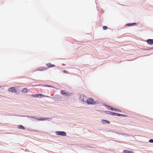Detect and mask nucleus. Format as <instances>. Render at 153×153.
<instances>
[{
  "instance_id": "nucleus-8",
  "label": "nucleus",
  "mask_w": 153,
  "mask_h": 153,
  "mask_svg": "<svg viewBox=\"0 0 153 153\" xmlns=\"http://www.w3.org/2000/svg\"><path fill=\"white\" fill-rule=\"evenodd\" d=\"M146 42L149 45L153 44V39H148L147 40Z\"/></svg>"
},
{
  "instance_id": "nucleus-24",
  "label": "nucleus",
  "mask_w": 153,
  "mask_h": 153,
  "mask_svg": "<svg viewBox=\"0 0 153 153\" xmlns=\"http://www.w3.org/2000/svg\"><path fill=\"white\" fill-rule=\"evenodd\" d=\"M123 117H126V115H123Z\"/></svg>"
},
{
  "instance_id": "nucleus-17",
  "label": "nucleus",
  "mask_w": 153,
  "mask_h": 153,
  "mask_svg": "<svg viewBox=\"0 0 153 153\" xmlns=\"http://www.w3.org/2000/svg\"><path fill=\"white\" fill-rule=\"evenodd\" d=\"M27 89L25 88H23L22 90V91L24 92L25 93L27 92Z\"/></svg>"
},
{
  "instance_id": "nucleus-16",
  "label": "nucleus",
  "mask_w": 153,
  "mask_h": 153,
  "mask_svg": "<svg viewBox=\"0 0 153 153\" xmlns=\"http://www.w3.org/2000/svg\"><path fill=\"white\" fill-rule=\"evenodd\" d=\"M38 95L39 97V96H40V97H45V96L42 94H38ZM45 97H48V96H45Z\"/></svg>"
},
{
  "instance_id": "nucleus-22",
  "label": "nucleus",
  "mask_w": 153,
  "mask_h": 153,
  "mask_svg": "<svg viewBox=\"0 0 153 153\" xmlns=\"http://www.w3.org/2000/svg\"><path fill=\"white\" fill-rule=\"evenodd\" d=\"M149 142L151 143H153V139H150L149 141Z\"/></svg>"
},
{
  "instance_id": "nucleus-2",
  "label": "nucleus",
  "mask_w": 153,
  "mask_h": 153,
  "mask_svg": "<svg viewBox=\"0 0 153 153\" xmlns=\"http://www.w3.org/2000/svg\"><path fill=\"white\" fill-rule=\"evenodd\" d=\"M86 102L88 104L95 105L98 103L97 102L94 101V100L91 98H89L87 100Z\"/></svg>"
},
{
  "instance_id": "nucleus-4",
  "label": "nucleus",
  "mask_w": 153,
  "mask_h": 153,
  "mask_svg": "<svg viewBox=\"0 0 153 153\" xmlns=\"http://www.w3.org/2000/svg\"><path fill=\"white\" fill-rule=\"evenodd\" d=\"M80 99L82 102H84L86 100L87 97L84 95H82L80 96Z\"/></svg>"
},
{
  "instance_id": "nucleus-5",
  "label": "nucleus",
  "mask_w": 153,
  "mask_h": 153,
  "mask_svg": "<svg viewBox=\"0 0 153 153\" xmlns=\"http://www.w3.org/2000/svg\"><path fill=\"white\" fill-rule=\"evenodd\" d=\"M61 93L62 95H65L66 96H68L70 95V94L68 92L66 91H65L62 90L61 91Z\"/></svg>"
},
{
  "instance_id": "nucleus-25",
  "label": "nucleus",
  "mask_w": 153,
  "mask_h": 153,
  "mask_svg": "<svg viewBox=\"0 0 153 153\" xmlns=\"http://www.w3.org/2000/svg\"><path fill=\"white\" fill-rule=\"evenodd\" d=\"M121 115H122L121 116H123V114H121Z\"/></svg>"
},
{
  "instance_id": "nucleus-21",
  "label": "nucleus",
  "mask_w": 153,
  "mask_h": 153,
  "mask_svg": "<svg viewBox=\"0 0 153 153\" xmlns=\"http://www.w3.org/2000/svg\"><path fill=\"white\" fill-rule=\"evenodd\" d=\"M44 86L49 87H52V86L50 85H44Z\"/></svg>"
},
{
  "instance_id": "nucleus-10",
  "label": "nucleus",
  "mask_w": 153,
  "mask_h": 153,
  "mask_svg": "<svg viewBox=\"0 0 153 153\" xmlns=\"http://www.w3.org/2000/svg\"><path fill=\"white\" fill-rule=\"evenodd\" d=\"M47 68L45 67H42L39 68L37 69V70L43 71L45 70H47Z\"/></svg>"
},
{
  "instance_id": "nucleus-20",
  "label": "nucleus",
  "mask_w": 153,
  "mask_h": 153,
  "mask_svg": "<svg viewBox=\"0 0 153 153\" xmlns=\"http://www.w3.org/2000/svg\"><path fill=\"white\" fill-rule=\"evenodd\" d=\"M103 29L104 30H106L107 29V27L106 26H104L103 27Z\"/></svg>"
},
{
  "instance_id": "nucleus-15",
  "label": "nucleus",
  "mask_w": 153,
  "mask_h": 153,
  "mask_svg": "<svg viewBox=\"0 0 153 153\" xmlns=\"http://www.w3.org/2000/svg\"><path fill=\"white\" fill-rule=\"evenodd\" d=\"M18 128L20 129H22L25 130V128L22 125H20L19 126Z\"/></svg>"
},
{
  "instance_id": "nucleus-6",
  "label": "nucleus",
  "mask_w": 153,
  "mask_h": 153,
  "mask_svg": "<svg viewBox=\"0 0 153 153\" xmlns=\"http://www.w3.org/2000/svg\"><path fill=\"white\" fill-rule=\"evenodd\" d=\"M108 112L109 113H108V114H110L111 115H114V116H120L122 115L120 114L117 113H116L114 112L109 111Z\"/></svg>"
},
{
  "instance_id": "nucleus-11",
  "label": "nucleus",
  "mask_w": 153,
  "mask_h": 153,
  "mask_svg": "<svg viewBox=\"0 0 153 153\" xmlns=\"http://www.w3.org/2000/svg\"><path fill=\"white\" fill-rule=\"evenodd\" d=\"M102 122L103 123H104V124L105 123H106L107 124H109L110 123L109 121L108 120H102Z\"/></svg>"
},
{
  "instance_id": "nucleus-1",
  "label": "nucleus",
  "mask_w": 153,
  "mask_h": 153,
  "mask_svg": "<svg viewBox=\"0 0 153 153\" xmlns=\"http://www.w3.org/2000/svg\"><path fill=\"white\" fill-rule=\"evenodd\" d=\"M8 91L17 94H19L20 92L19 87H18L10 88L8 89Z\"/></svg>"
},
{
  "instance_id": "nucleus-14",
  "label": "nucleus",
  "mask_w": 153,
  "mask_h": 153,
  "mask_svg": "<svg viewBox=\"0 0 153 153\" xmlns=\"http://www.w3.org/2000/svg\"><path fill=\"white\" fill-rule=\"evenodd\" d=\"M124 152L125 153H132V151L127 150H124Z\"/></svg>"
},
{
  "instance_id": "nucleus-12",
  "label": "nucleus",
  "mask_w": 153,
  "mask_h": 153,
  "mask_svg": "<svg viewBox=\"0 0 153 153\" xmlns=\"http://www.w3.org/2000/svg\"><path fill=\"white\" fill-rule=\"evenodd\" d=\"M111 110H112V111L114 110V111H117L121 112L120 110H117V109H116L115 108H113V107H111Z\"/></svg>"
},
{
  "instance_id": "nucleus-7",
  "label": "nucleus",
  "mask_w": 153,
  "mask_h": 153,
  "mask_svg": "<svg viewBox=\"0 0 153 153\" xmlns=\"http://www.w3.org/2000/svg\"><path fill=\"white\" fill-rule=\"evenodd\" d=\"M37 120L39 121H44L48 120L49 119L48 118L46 117H42L39 118H36Z\"/></svg>"
},
{
  "instance_id": "nucleus-13",
  "label": "nucleus",
  "mask_w": 153,
  "mask_h": 153,
  "mask_svg": "<svg viewBox=\"0 0 153 153\" xmlns=\"http://www.w3.org/2000/svg\"><path fill=\"white\" fill-rule=\"evenodd\" d=\"M136 23H128L126 24V26H130L131 25H136Z\"/></svg>"
},
{
  "instance_id": "nucleus-23",
  "label": "nucleus",
  "mask_w": 153,
  "mask_h": 153,
  "mask_svg": "<svg viewBox=\"0 0 153 153\" xmlns=\"http://www.w3.org/2000/svg\"><path fill=\"white\" fill-rule=\"evenodd\" d=\"M64 72L65 73H67V71H65V70H64Z\"/></svg>"
},
{
  "instance_id": "nucleus-3",
  "label": "nucleus",
  "mask_w": 153,
  "mask_h": 153,
  "mask_svg": "<svg viewBox=\"0 0 153 153\" xmlns=\"http://www.w3.org/2000/svg\"><path fill=\"white\" fill-rule=\"evenodd\" d=\"M56 134L58 135H61L65 136L66 135V133L64 131H58L56 132Z\"/></svg>"
},
{
  "instance_id": "nucleus-9",
  "label": "nucleus",
  "mask_w": 153,
  "mask_h": 153,
  "mask_svg": "<svg viewBox=\"0 0 153 153\" xmlns=\"http://www.w3.org/2000/svg\"><path fill=\"white\" fill-rule=\"evenodd\" d=\"M46 66L48 68H50L51 67H53L55 66V65H54L52 64L51 63H49L46 64Z\"/></svg>"
},
{
  "instance_id": "nucleus-18",
  "label": "nucleus",
  "mask_w": 153,
  "mask_h": 153,
  "mask_svg": "<svg viewBox=\"0 0 153 153\" xmlns=\"http://www.w3.org/2000/svg\"><path fill=\"white\" fill-rule=\"evenodd\" d=\"M31 96L33 97H39L38 94H35V95H31Z\"/></svg>"
},
{
  "instance_id": "nucleus-19",
  "label": "nucleus",
  "mask_w": 153,
  "mask_h": 153,
  "mask_svg": "<svg viewBox=\"0 0 153 153\" xmlns=\"http://www.w3.org/2000/svg\"><path fill=\"white\" fill-rule=\"evenodd\" d=\"M106 107L107 108L109 109V110H111V108L112 107L110 106H108V105H107L106 106Z\"/></svg>"
}]
</instances>
